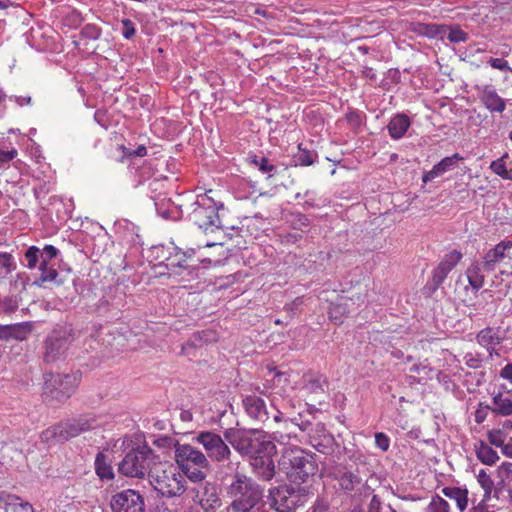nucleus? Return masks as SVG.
<instances>
[{
	"mask_svg": "<svg viewBox=\"0 0 512 512\" xmlns=\"http://www.w3.org/2000/svg\"><path fill=\"white\" fill-rule=\"evenodd\" d=\"M228 510L231 512H258L265 505V488L254 478L238 469L224 485Z\"/></svg>",
	"mask_w": 512,
	"mask_h": 512,
	"instance_id": "1",
	"label": "nucleus"
},
{
	"mask_svg": "<svg viewBox=\"0 0 512 512\" xmlns=\"http://www.w3.org/2000/svg\"><path fill=\"white\" fill-rule=\"evenodd\" d=\"M227 442L248 461L266 455L277 453V447L271 437L259 429H235L224 431Z\"/></svg>",
	"mask_w": 512,
	"mask_h": 512,
	"instance_id": "2",
	"label": "nucleus"
},
{
	"mask_svg": "<svg viewBox=\"0 0 512 512\" xmlns=\"http://www.w3.org/2000/svg\"><path fill=\"white\" fill-rule=\"evenodd\" d=\"M278 465L287 479L298 485L308 482L318 472L316 455L299 446L286 448L282 452Z\"/></svg>",
	"mask_w": 512,
	"mask_h": 512,
	"instance_id": "3",
	"label": "nucleus"
},
{
	"mask_svg": "<svg viewBox=\"0 0 512 512\" xmlns=\"http://www.w3.org/2000/svg\"><path fill=\"white\" fill-rule=\"evenodd\" d=\"M95 416L90 414L80 415L77 418L67 419L50 426L42 431L40 438L48 445L63 443L81 433L95 429L98 426Z\"/></svg>",
	"mask_w": 512,
	"mask_h": 512,
	"instance_id": "4",
	"label": "nucleus"
},
{
	"mask_svg": "<svg viewBox=\"0 0 512 512\" xmlns=\"http://www.w3.org/2000/svg\"><path fill=\"white\" fill-rule=\"evenodd\" d=\"M211 192L212 190H209L197 195L196 201L192 204V211L189 213L190 221L205 232H214L216 229L223 228L219 210L223 209L224 205L209 196Z\"/></svg>",
	"mask_w": 512,
	"mask_h": 512,
	"instance_id": "5",
	"label": "nucleus"
},
{
	"mask_svg": "<svg viewBox=\"0 0 512 512\" xmlns=\"http://www.w3.org/2000/svg\"><path fill=\"white\" fill-rule=\"evenodd\" d=\"M156 455L148 445L138 446L126 453L118 464V471L131 478H144L156 463Z\"/></svg>",
	"mask_w": 512,
	"mask_h": 512,
	"instance_id": "6",
	"label": "nucleus"
},
{
	"mask_svg": "<svg viewBox=\"0 0 512 512\" xmlns=\"http://www.w3.org/2000/svg\"><path fill=\"white\" fill-rule=\"evenodd\" d=\"M153 489L165 498L180 497L186 491V480L173 466L168 469L154 468L148 474Z\"/></svg>",
	"mask_w": 512,
	"mask_h": 512,
	"instance_id": "7",
	"label": "nucleus"
},
{
	"mask_svg": "<svg viewBox=\"0 0 512 512\" xmlns=\"http://www.w3.org/2000/svg\"><path fill=\"white\" fill-rule=\"evenodd\" d=\"M79 380L76 374H45L43 386L45 401L51 404L64 403L76 391Z\"/></svg>",
	"mask_w": 512,
	"mask_h": 512,
	"instance_id": "8",
	"label": "nucleus"
},
{
	"mask_svg": "<svg viewBox=\"0 0 512 512\" xmlns=\"http://www.w3.org/2000/svg\"><path fill=\"white\" fill-rule=\"evenodd\" d=\"M195 440L204 448L208 460L217 463L230 460L232 451L224 435L222 437L214 431H201L196 435Z\"/></svg>",
	"mask_w": 512,
	"mask_h": 512,
	"instance_id": "9",
	"label": "nucleus"
},
{
	"mask_svg": "<svg viewBox=\"0 0 512 512\" xmlns=\"http://www.w3.org/2000/svg\"><path fill=\"white\" fill-rule=\"evenodd\" d=\"M72 341L71 328L60 327L54 329L46 339L44 361L47 363L55 362L67 351Z\"/></svg>",
	"mask_w": 512,
	"mask_h": 512,
	"instance_id": "10",
	"label": "nucleus"
},
{
	"mask_svg": "<svg viewBox=\"0 0 512 512\" xmlns=\"http://www.w3.org/2000/svg\"><path fill=\"white\" fill-rule=\"evenodd\" d=\"M297 497L292 485L283 484L270 488L267 499L269 507L276 512H292L297 507Z\"/></svg>",
	"mask_w": 512,
	"mask_h": 512,
	"instance_id": "11",
	"label": "nucleus"
},
{
	"mask_svg": "<svg viewBox=\"0 0 512 512\" xmlns=\"http://www.w3.org/2000/svg\"><path fill=\"white\" fill-rule=\"evenodd\" d=\"M112 512H145L143 496L134 489H125L111 497Z\"/></svg>",
	"mask_w": 512,
	"mask_h": 512,
	"instance_id": "12",
	"label": "nucleus"
},
{
	"mask_svg": "<svg viewBox=\"0 0 512 512\" xmlns=\"http://www.w3.org/2000/svg\"><path fill=\"white\" fill-rule=\"evenodd\" d=\"M174 454L175 461L181 470H188L190 466H210L206 455L190 444L177 445Z\"/></svg>",
	"mask_w": 512,
	"mask_h": 512,
	"instance_id": "13",
	"label": "nucleus"
},
{
	"mask_svg": "<svg viewBox=\"0 0 512 512\" xmlns=\"http://www.w3.org/2000/svg\"><path fill=\"white\" fill-rule=\"evenodd\" d=\"M462 257V253L458 250L445 254L443 259L433 269L431 279L427 283L432 292L436 291L443 284L448 274L456 267Z\"/></svg>",
	"mask_w": 512,
	"mask_h": 512,
	"instance_id": "14",
	"label": "nucleus"
},
{
	"mask_svg": "<svg viewBox=\"0 0 512 512\" xmlns=\"http://www.w3.org/2000/svg\"><path fill=\"white\" fill-rule=\"evenodd\" d=\"M332 477L337 481L339 489L346 495L356 492L364 483L358 469L351 470L343 464L333 468Z\"/></svg>",
	"mask_w": 512,
	"mask_h": 512,
	"instance_id": "15",
	"label": "nucleus"
},
{
	"mask_svg": "<svg viewBox=\"0 0 512 512\" xmlns=\"http://www.w3.org/2000/svg\"><path fill=\"white\" fill-rule=\"evenodd\" d=\"M289 408H295V404L292 400H289L288 403L283 406L282 411H276L273 415L274 421L283 423L284 429H288L289 424H293L299 431L306 432L310 435V432L312 431L311 420L306 418L301 412L296 414L291 413Z\"/></svg>",
	"mask_w": 512,
	"mask_h": 512,
	"instance_id": "16",
	"label": "nucleus"
},
{
	"mask_svg": "<svg viewBox=\"0 0 512 512\" xmlns=\"http://www.w3.org/2000/svg\"><path fill=\"white\" fill-rule=\"evenodd\" d=\"M275 455L269 453L249 461L251 471L259 481L270 482L276 476Z\"/></svg>",
	"mask_w": 512,
	"mask_h": 512,
	"instance_id": "17",
	"label": "nucleus"
},
{
	"mask_svg": "<svg viewBox=\"0 0 512 512\" xmlns=\"http://www.w3.org/2000/svg\"><path fill=\"white\" fill-rule=\"evenodd\" d=\"M512 249V240H502L483 256L482 267L486 272H492L503 259L507 257V251Z\"/></svg>",
	"mask_w": 512,
	"mask_h": 512,
	"instance_id": "18",
	"label": "nucleus"
},
{
	"mask_svg": "<svg viewBox=\"0 0 512 512\" xmlns=\"http://www.w3.org/2000/svg\"><path fill=\"white\" fill-rule=\"evenodd\" d=\"M196 500L205 512H215L221 506V499L213 483L205 482L195 495Z\"/></svg>",
	"mask_w": 512,
	"mask_h": 512,
	"instance_id": "19",
	"label": "nucleus"
},
{
	"mask_svg": "<svg viewBox=\"0 0 512 512\" xmlns=\"http://www.w3.org/2000/svg\"><path fill=\"white\" fill-rule=\"evenodd\" d=\"M246 414L253 420L265 423L269 420V414L265 401L257 395H248L243 401Z\"/></svg>",
	"mask_w": 512,
	"mask_h": 512,
	"instance_id": "20",
	"label": "nucleus"
},
{
	"mask_svg": "<svg viewBox=\"0 0 512 512\" xmlns=\"http://www.w3.org/2000/svg\"><path fill=\"white\" fill-rule=\"evenodd\" d=\"M0 510L3 512H34L33 506L19 496L0 491Z\"/></svg>",
	"mask_w": 512,
	"mask_h": 512,
	"instance_id": "21",
	"label": "nucleus"
},
{
	"mask_svg": "<svg viewBox=\"0 0 512 512\" xmlns=\"http://www.w3.org/2000/svg\"><path fill=\"white\" fill-rule=\"evenodd\" d=\"M33 324L30 322L15 323L9 325L0 324V340H25L32 332Z\"/></svg>",
	"mask_w": 512,
	"mask_h": 512,
	"instance_id": "22",
	"label": "nucleus"
},
{
	"mask_svg": "<svg viewBox=\"0 0 512 512\" xmlns=\"http://www.w3.org/2000/svg\"><path fill=\"white\" fill-rule=\"evenodd\" d=\"M315 432L319 435H309V443L320 453L329 454L333 450L334 437L328 433L325 426L321 423L315 427Z\"/></svg>",
	"mask_w": 512,
	"mask_h": 512,
	"instance_id": "23",
	"label": "nucleus"
},
{
	"mask_svg": "<svg viewBox=\"0 0 512 512\" xmlns=\"http://www.w3.org/2000/svg\"><path fill=\"white\" fill-rule=\"evenodd\" d=\"M410 126V118L404 113H397L387 125L388 134L393 140H399L405 136Z\"/></svg>",
	"mask_w": 512,
	"mask_h": 512,
	"instance_id": "24",
	"label": "nucleus"
},
{
	"mask_svg": "<svg viewBox=\"0 0 512 512\" xmlns=\"http://www.w3.org/2000/svg\"><path fill=\"white\" fill-rule=\"evenodd\" d=\"M481 101L491 112L502 113L506 107L504 99L497 94L496 90L491 85L484 87Z\"/></svg>",
	"mask_w": 512,
	"mask_h": 512,
	"instance_id": "25",
	"label": "nucleus"
},
{
	"mask_svg": "<svg viewBox=\"0 0 512 512\" xmlns=\"http://www.w3.org/2000/svg\"><path fill=\"white\" fill-rule=\"evenodd\" d=\"M176 252L171 254L169 257L165 259V266L167 269L177 273L179 275H191L194 271H190L189 266L186 263L185 255H183L182 250L175 248Z\"/></svg>",
	"mask_w": 512,
	"mask_h": 512,
	"instance_id": "26",
	"label": "nucleus"
},
{
	"mask_svg": "<svg viewBox=\"0 0 512 512\" xmlns=\"http://www.w3.org/2000/svg\"><path fill=\"white\" fill-rule=\"evenodd\" d=\"M477 459L484 465L492 466L498 460V453L486 442L479 440L474 444Z\"/></svg>",
	"mask_w": 512,
	"mask_h": 512,
	"instance_id": "27",
	"label": "nucleus"
},
{
	"mask_svg": "<svg viewBox=\"0 0 512 512\" xmlns=\"http://www.w3.org/2000/svg\"><path fill=\"white\" fill-rule=\"evenodd\" d=\"M441 493L456 502L460 512H464L468 506V490L462 487L448 486L441 490Z\"/></svg>",
	"mask_w": 512,
	"mask_h": 512,
	"instance_id": "28",
	"label": "nucleus"
},
{
	"mask_svg": "<svg viewBox=\"0 0 512 512\" xmlns=\"http://www.w3.org/2000/svg\"><path fill=\"white\" fill-rule=\"evenodd\" d=\"M486 408L498 416L512 415V400L510 397L498 393L493 396L492 404L486 405Z\"/></svg>",
	"mask_w": 512,
	"mask_h": 512,
	"instance_id": "29",
	"label": "nucleus"
},
{
	"mask_svg": "<svg viewBox=\"0 0 512 512\" xmlns=\"http://www.w3.org/2000/svg\"><path fill=\"white\" fill-rule=\"evenodd\" d=\"M95 472L102 481H109L115 477L111 461L103 452L97 453L95 457Z\"/></svg>",
	"mask_w": 512,
	"mask_h": 512,
	"instance_id": "30",
	"label": "nucleus"
},
{
	"mask_svg": "<svg viewBox=\"0 0 512 512\" xmlns=\"http://www.w3.org/2000/svg\"><path fill=\"white\" fill-rule=\"evenodd\" d=\"M326 378L318 373H309L304 376L303 389L310 394H323Z\"/></svg>",
	"mask_w": 512,
	"mask_h": 512,
	"instance_id": "31",
	"label": "nucleus"
},
{
	"mask_svg": "<svg viewBox=\"0 0 512 512\" xmlns=\"http://www.w3.org/2000/svg\"><path fill=\"white\" fill-rule=\"evenodd\" d=\"M476 340L482 347L490 348L499 345L503 341V337L500 336L498 330L486 327L477 333Z\"/></svg>",
	"mask_w": 512,
	"mask_h": 512,
	"instance_id": "32",
	"label": "nucleus"
},
{
	"mask_svg": "<svg viewBox=\"0 0 512 512\" xmlns=\"http://www.w3.org/2000/svg\"><path fill=\"white\" fill-rule=\"evenodd\" d=\"M349 299L341 297L336 303L331 304L329 309V318L335 324H341L345 315L349 314Z\"/></svg>",
	"mask_w": 512,
	"mask_h": 512,
	"instance_id": "33",
	"label": "nucleus"
},
{
	"mask_svg": "<svg viewBox=\"0 0 512 512\" xmlns=\"http://www.w3.org/2000/svg\"><path fill=\"white\" fill-rule=\"evenodd\" d=\"M482 269L483 267L481 268L479 263H473L466 270L468 282L475 291H478L484 285V275L481 272Z\"/></svg>",
	"mask_w": 512,
	"mask_h": 512,
	"instance_id": "34",
	"label": "nucleus"
},
{
	"mask_svg": "<svg viewBox=\"0 0 512 512\" xmlns=\"http://www.w3.org/2000/svg\"><path fill=\"white\" fill-rule=\"evenodd\" d=\"M508 158L509 154L507 152L504 153L500 158L491 162L490 169L502 179L512 181V170L508 169L506 165V159Z\"/></svg>",
	"mask_w": 512,
	"mask_h": 512,
	"instance_id": "35",
	"label": "nucleus"
},
{
	"mask_svg": "<svg viewBox=\"0 0 512 512\" xmlns=\"http://www.w3.org/2000/svg\"><path fill=\"white\" fill-rule=\"evenodd\" d=\"M298 153L293 156L295 165L310 166L317 160V153L309 149L303 148L302 144L298 145Z\"/></svg>",
	"mask_w": 512,
	"mask_h": 512,
	"instance_id": "36",
	"label": "nucleus"
},
{
	"mask_svg": "<svg viewBox=\"0 0 512 512\" xmlns=\"http://www.w3.org/2000/svg\"><path fill=\"white\" fill-rule=\"evenodd\" d=\"M157 170L155 169L153 163L151 161H145L139 167H137L135 171V177L137 178L138 184H143L146 181H150L154 179L156 176Z\"/></svg>",
	"mask_w": 512,
	"mask_h": 512,
	"instance_id": "37",
	"label": "nucleus"
},
{
	"mask_svg": "<svg viewBox=\"0 0 512 512\" xmlns=\"http://www.w3.org/2000/svg\"><path fill=\"white\" fill-rule=\"evenodd\" d=\"M463 160V157L459 153H455L452 156H448L443 158L441 161H439L437 164L433 166L434 168V174H438L441 176L445 172L453 169L458 161Z\"/></svg>",
	"mask_w": 512,
	"mask_h": 512,
	"instance_id": "38",
	"label": "nucleus"
},
{
	"mask_svg": "<svg viewBox=\"0 0 512 512\" xmlns=\"http://www.w3.org/2000/svg\"><path fill=\"white\" fill-rule=\"evenodd\" d=\"M102 35V29L93 23L86 24L80 32V40H74L73 44L78 47L81 40H98Z\"/></svg>",
	"mask_w": 512,
	"mask_h": 512,
	"instance_id": "39",
	"label": "nucleus"
},
{
	"mask_svg": "<svg viewBox=\"0 0 512 512\" xmlns=\"http://www.w3.org/2000/svg\"><path fill=\"white\" fill-rule=\"evenodd\" d=\"M39 270L41 272L39 278L41 282H52L55 283L56 285L63 284L64 281L62 278L59 277L60 275L57 272V270H55L53 267H50L48 264L45 265V267L40 265Z\"/></svg>",
	"mask_w": 512,
	"mask_h": 512,
	"instance_id": "40",
	"label": "nucleus"
},
{
	"mask_svg": "<svg viewBox=\"0 0 512 512\" xmlns=\"http://www.w3.org/2000/svg\"><path fill=\"white\" fill-rule=\"evenodd\" d=\"M251 163H253L262 173L268 174L269 177L276 173V166L273 165L266 157H259L255 155L252 157Z\"/></svg>",
	"mask_w": 512,
	"mask_h": 512,
	"instance_id": "41",
	"label": "nucleus"
},
{
	"mask_svg": "<svg viewBox=\"0 0 512 512\" xmlns=\"http://www.w3.org/2000/svg\"><path fill=\"white\" fill-rule=\"evenodd\" d=\"M425 512H450V505L444 498L436 494L432 496Z\"/></svg>",
	"mask_w": 512,
	"mask_h": 512,
	"instance_id": "42",
	"label": "nucleus"
},
{
	"mask_svg": "<svg viewBox=\"0 0 512 512\" xmlns=\"http://www.w3.org/2000/svg\"><path fill=\"white\" fill-rule=\"evenodd\" d=\"M25 260L27 262V267L29 269H34L37 265H40L41 261V253L40 248L37 246H30L24 254Z\"/></svg>",
	"mask_w": 512,
	"mask_h": 512,
	"instance_id": "43",
	"label": "nucleus"
},
{
	"mask_svg": "<svg viewBox=\"0 0 512 512\" xmlns=\"http://www.w3.org/2000/svg\"><path fill=\"white\" fill-rule=\"evenodd\" d=\"M16 269V262L12 254L8 252H0V270L4 275L12 273Z\"/></svg>",
	"mask_w": 512,
	"mask_h": 512,
	"instance_id": "44",
	"label": "nucleus"
},
{
	"mask_svg": "<svg viewBox=\"0 0 512 512\" xmlns=\"http://www.w3.org/2000/svg\"><path fill=\"white\" fill-rule=\"evenodd\" d=\"M442 27L437 24H422L418 23L417 27L414 29L415 32L420 35L427 36L429 38H433L438 36L441 33Z\"/></svg>",
	"mask_w": 512,
	"mask_h": 512,
	"instance_id": "45",
	"label": "nucleus"
},
{
	"mask_svg": "<svg viewBox=\"0 0 512 512\" xmlns=\"http://www.w3.org/2000/svg\"><path fill=\"white\" fill-rule=\"evenodd\" d=\"M203 469H209V467H196L190 466L188 470H181L184 475L192 482L198 483L202 482L206 478V472Z\"/></svg>",
	"mask_w": 512,
	"mask_h": 512,
	"instance_id": "46",
	"label": "nucleus"
},
{
	"mask_svg": "<svg viewBox=\"0 0 512 512\" xmlns=\"http://www.w3.org/2000/svg\"><path fill=\"white\" fill-rule=\"evenodd\" d=\"M477 480L480 486L483 488L485 492V498H489L491 491L494 487V482L491 477L486 473L485 470L481 469L479 474L477 475Z\"/></svg>",
	"mask_w": 512,
	"mask_h": 512,
	"instance_id": "47",
	"label": "nucleus"
},
{
	"mask_svg": "<svg viewBox=\"0 0 512 512\" xmlns=\"http://www.w3.org/2000/svg\"><path fill=\"white\" fill-rule=\"evenodd\" d=\"M289 223L293 229L302 230L303 227L310 225V220L306 215L298 212L290 215Z\"/></svg>",
	"mask_w": 512,
	"mask_h": 512,
	"instance_id": "48",
	"label": "nucleus"
},
{
	"mask_svg": "<svg viewBox=\"0 0 512 512\" xmlns=\"http://www.w3.org/2000/svg\"><path fill=\"white\" fill-rule=\"evenodd\" d=\"M183 255H185L186 263L189 266L190 269H196L199 265V263H210L211 260L209 259H199L195 258L196 249L194 248H188L185 251H182Z\"/></svg>",
	"mask_w": 512,
	"mask_h": 512,
	"instance_id": "49",
	"label": "nucleus"
},
{
	"mask_svg": "<svg viewBox=\"0 0 512 512\" xmlns=\"http://www.w3.org/2000/svg\"><path fill=\"white\" fill-rule=\"evenodd\" d=\"M82 22L81 14L77 11H69L62 18V24L68 28H77Z\"/></svg>",
	"mask_w": 512,
	"mask_h": 512,
	"instance_id": "50",
	"label": "nucleus"
},
{
	"mask_svg": "<svg viewBox=\"0 0 512 512\" xmlns=\"http://www.w3.org/2000/svg\"><path fill=\"white\" fill-rule=\"evenodd\" d=\"M487 438L489 441V445L500 447L501 449L503 448V445L506 443V436L504 432L500 429L489 431L487 434Z\"/></svg>",
	"mask_w": 512,
	"mask_h": 512,
	"instance_id": "51",
	"label": "nucleus"
},
{
	"mask_svg": "<svg viewBox=\"0 0 512 512\" xmlns=\"http://www.w3.org/2000/svg\"><path fill=\"white\" fill-rule=\"evenodd\" d=\"M41 253V266L45 267V265L49 264V261L53 258H56L59 254V250L53 245H45L43 249H40Z\"/></svg>",
	"mask_w": 512,
	"mask_h": 512,
	"instance_id": "52",
	"label": "nucleus"
},
{
	"mask_svg": "<svg viewBox=\"0 0 512 512\" xmlns=\"http://www.w3.org/2000/svg\"><path fill=\"white\" fill-rule=\"evenodd\" d=\"M447 39L452 43L466 42L468 34L459 27H451Z\"/></svg>",
	"mask_w": 512,
	"mask_h": 512,
	"instance_id": "53",
	"label": "nucleus"
},
{
	"mask_svg": "<svg viewBox=\"0 0 512 512\" xmlns=\"http://www.w3.org/2000/svg\"><path fill=\"white\" fill-rule=\"evenodd\" d=\"M120 22L122 24V36L127 40H131L136 35L134 22L128 18H123Z\"/></svg>",
	"mask_w": 512,
	"mask_h": 512,
	"instance_id": "54",
	"label": "nucleus"
},
{
	"mask_svg": "<svg viewBox=\"0 0 512 512\" xmlns=\"http://www.w3.org/2000/svg\"><path fill=\"white\" fill-rule=\"evenodd\" d=\"M330 504L324 497L318 496L307 512H329Z\"/></svg>",
	"mask_w": 512,
	"mask_h": 512,
	"instance_id": "55",
	"label": "nucleus"
},
{
	"mask_svg": "<svg viewBox=\"0 0 512 512\" xmlns=\"http://www.w3.org/2000/svg\"><path fill=\"white\" fill-rule=\"evenodd\" d=\"M465 364L472 369H477L481 366L483 358L480 353H466L464 356Z\"/></svg>",
	"mask_w": 512,
	"mask_h": 512,
	"instance_id": "56",
	"label": "nucleus"
},
{
	"mask_svg": "<svg viewBox=\"0 0 512 512\" xmlns=\"http://www.w3.org/2000/svg\"><path fill=\"white\" fill-rule=\"evenodd\" d=\"M375 445L381 451L386 452L390 446V438L383 432L375 433Z\"/></svg>",
	"mask_w": 512,
	"mask_h": 512,
	"instance_id": "57",
	"label": "nucleus"
},
{
	"mask_svg": "<svg viewBox=\"0 0 512 512\" xmlns=\"http://www.w3.org/2000/svg\"><path fill=\"white\" fill-rule=\"evenodd\" d=\"M487 63L494 69L512 72V69L508 64V61L502 58H490Z\"/></svg>",
	"mask_w": 512,
	"mask_h": 512,
	"instance_id": "58",
	"label": "nucleus"
},
{
	"mask_svg": "<svg viewBox=\"0 0 512 512\" xmlns=\"http://www.w3.org/2000/svg\"><path fill=\"white\" fill-rule=\"evenodd\" d=\"M154 443L158 447H168V448L173 447L174 450L176 449V446L180 444L175 438L170 437V436L158 438Z\"/></svg>",
	"mask_w": 512,
	"mask_h": 512,
	"instance_id": "59",
	"label": "nucleus"
},
{
	"mask_svg": "<svg viewBox=\"0 0 512 512\" xmlns=\"http://www.w3.org/2000/svg\"><path fill=\"white\" fill-rule=\"evenodd\" d=\"M346 120L354 129H358L362 125L361 116L357 111L347 113Z\"/></svg>",
	"mask_w": 512,
	"mask_h": 512,
	"instance_id": "60",
	"label": "nucleus"
},
{
	"mask_svg": "<svg viewBox=\"0 0 512 512\" xmlns=\"http://www.w3.org/2000/svg\"><path fill=\"white\" fill-rule=\"evenodd\" d=\"M9 100L15 102L20 107L32 105V97L30 95H25V96L11 95V96H9Z\"/></svg>",
	"mask_w": 512,
	"mask_h": 512,
	"instance_id": "61",
	"label": "nucleus"
},
{
	"mask_svg": "<svg viewBox=\"0 0 512 512\" xmlns=\"http://www.w3.org/2000/svg\"><path fill=\"white\" fill-rule=\"evenodd\" d=\"M368 512H382V503L378 495L372 496L368 504Z\"/></svg>",
	"mask_w": 512,
	"mask_h": 512,
	"instance_id": "62",
	"label": "nucleus"
},
{
	"mask_svg": "<svg viewBox=\"0 0 512 512\" xmlns=\"http://www.w3.org/2000/svg\"><path fill=\"white\" fill-rule=\"evenodd\" d=\"M500 472H502L505 476V478L512 481V463L511 462H503L499 466Z\"/></svg>",
	"mask_w": 512,
	"mask_h": 512,
	"instance_id": "63",
	"label": "nucleus"
},
{
	"mask_svg": "<svg viewBox=\"0 0 512 512\" xmlns=\"http://www.w3.org/2000/svg\"><path fill=\"white\" fill-rule=\"evenodd\" d=\"M500 377L512 383V364L505 365L500 371Z\"/></svg>",
	"mask_w": 512,
	"mask_h": 512,
	"instance_id": "64",
	"label": "nucleus"
}]
</instances>
